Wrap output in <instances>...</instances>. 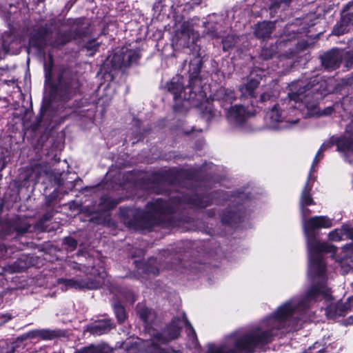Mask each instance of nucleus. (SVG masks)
Wrapping results in <instances>:
<instances>
[{
	"label": "nucleus",
	"instance_id": "nucleus-35",
	"mask_svg": "<svg viewBox=\"0 0 353 353\" xmlns=\"http://www.w3.org/2000/svg\"><path fill=\"white\" fill-rule=\"evenodd\" d=\"M98 47L99 43L94 40L88 41L85 46V48L87 49L88 51H91L89 54L90 55H93V54L97 50Z\"/></svg>",
	"mask_w": 353,
	"mask_h": 353
},
{
	"label": "nucleus",
	"instance_id": "nucleus-33",
	"mask_svg": "<svg viewBox=\"0 0 353 353\" xmlns=\"http://www.w3.org/2000/svg\"><path fill=\"white\" fill-rule=\"evenodd\" d=\"M341 234H343L342 231L340 233L337 229H334L329 232L328 239L332 241H340L342 240Z\"/></svg>",
	"mask_w": 353,
	"mask_h": 353
},
{
	"label": "nucleus",
	"instance_id": "nucleus-17",
	"mask_svg": "<svg viewBox=\"0 0 353 353\" xmlns=\"http://www.w3.org/2000/svg\"><path fill=\"white\" fill-rule=\"evenodd\" d=\"M168 90L174 96V99L176 100L181 97V92L184 89L183 82V77L177 76L172 79V80L167 83Z\"/></svg>",
	"mask_w": 353,
	"mask_h": 353
},
{
	"label": "nucleus",
	"instance_id": "nucleus-8",
	"mask_svg": "<svg viewBox=\"0 0 353 353\" xmlns=\"http://www.w3.org/2000/svg\"><path fill=\"white\" fill-rule=\"evenodd\" d=\"M183 326H185L188 337L192 336L193 341H196L195 331L188 321L185 314L179 317L174 318L170 325L161 333L157 334V339L160 343H166L172 340L177 339L180 334V330Z\"/></svg>",
	"mask_w": 353,
	"mask_h": 353
},
{
	"label": "nucleus",
	"instance_id": "nucleus-24",
	"mask_svg": "<svg viewBox=\"0 0 353 353\" xmlns=\"http://www.w3.org/2000/svg\"><path fill=\"white\" fill-rule=\"evenodd\" d=\"M138 312L140 318L148 324L152 323L155 317V313L152 310L143 306H139Z\"/></svg>",
	"mask_w": 353,
	"mask_h": 353
},
{
	"label": "nucleus",
	"instance_id": "nucleus-34",
	"mask_svg": "<svg viewBox=\"0 0 353 353\" xmlns=\"http://www.w3.org/2000/svg\"><path fill=\"white\" fill-rule=\"evenodd\" d=\"M123 348L126 353H137L139 351V348L137 343H125Z\"/></svg>",
	"mask_w": 353,
	"mask_h": 353
},
{
	"label": "nucleus",
	"instance_id": "nucleus-2",
	"mask_svg": "<svg viewBox=\"0 0 353 353\" xmlns=\"http://www.w3.org/2000/svg\"><path fill=\"white\" fill-rule=\"evenodd\" d=\"M67 26H64L61 30L57 32L54 37L52 36V29L47 25L35 26L30 36V44L35 48H41L45 46L50 45L59 47L65 45L77 37L86 33L88 24L83 19H70L67 22Z\"/></svg>",
	"mask_w": 353,
	"mask_h": 353
},
{
	"label": "nucleus",
	"instance_id": "nucleus-54",
	"mask_svg": "<svg viewBox=\"0 0 353 353\" xmlns=\"http://www.w3.org/2000/svg\"><path fill=\"white\" fill-rule=\"evenodd\" d=\"M270 57H268V54H266V57H265V59H268Z\"/></svg>",
	"mask_w": 353,
	"mask_h": 353
},
{
	"label": "nucleus",
	"instance_id": "nucleus-53",
	"mask_svg": "<svg viewBox=\"0 0 353 353\" xmlns=\"http://www.w3.org/2000/svg\"><path fill=\"white\" fill-rule=\"evenodd\" d=\"M130 302H131L132 303L134 302V297H132V299L130 300Z\"/></svg>",
	"mask_w": 353,
	"mask_h": 353
},
{
	"label": "nucleus",
	"instance_id": "nucleus-4",
	"mask_svg": "<svg viewBox=\"0 0 353 353\" xmlns=\"http://www.w3.org/2000/svg\"><path fill=\"white\" fill-rule=\"evenodd\" d=\"M183 203L200 208H205L209 205L208 203L199 201L197 197L192 198L185 196L182 199L180 196H177L170 199L168 202L158 199L154 202L149 203L145 212L139 211L136 215L141 219L140 224L144 228H149L163 221L164 215L175 212Z\"/></svg>",
	"mask_w": 353,
	"mask_h": 353
},
{
	"label": "nucleus",
	"instance_id": "nucleus-32",
	"mask_svg": "<svg viewBox=\"0 0 353 353\" xmlns=\"http://www.w3.org/2000/svg\"><path fill=\"white\" fill-rule=\"evenodd\" d=\"M344 66L347 70L353 68V52L347 51L345 57Z\"/></svg>",
	"mask_w": 353,
	"mask_h": 353
},
{
	"label": "nucleus",
	"instance_id": "nucleus-13",
	"mask_svg": "<svg viewBox=\"0 0 353 353\" xmlns=\"http://www.w3.org/2000/svg\"><path fill=\"white\" fill-rule=\"evenodd\" d=\"M340 20L334 25L332 33L334 35L340 36L349 32L353 26V14L341 11Z\"/></svg>",
	"mask_w": 353,
	"mask_h": 353
},
{
	"label": "nucleus",
	"instance_id": "nucleus-18",
	"mask_svg": "<svg viewBox=\"0 0 353 353\" xmlns=\"http://www.w3.org/2000/svg\"><path fill=\"white\" fill-rule=\"evenodd\" d=\"M351 134L349 137H341L336 139V145L340 152H353V130H350Z\"/></svg>",
	"mask_w": 353,
	"mask_h": 353
},
{
	"label": "nucleus",
	"instance_id": "nucleus-47",
	"mask_svg": "<svg viewBox=\"0 0 353 353\" xmlns=\"http://www.w3.org/2000/svg\"><path fill=\"white\" fill-rule=\"evenodd\" d=\"M349 239H351L352 240V242H350V243H347L345 247L347 249V250H352L353 251V237L352 238H348Z\"/></svg>",
	"mask_w": 353,
	"mask_h": 353
},
{
	"label": "nucleus",
	"instance_id": "nucleus-27",
	"mask_svg": "<svg viewBox=\"0 0 353 353\" xmlns=\"http://www.w3.org/2000/svg\"><path fill=\"white\" fill-rule=\"evenodd\" d=\"M119 203V201L107 197L103 196L101 199V205L103 208L105 210H110L114 208Z\"/></svg>",
	"mask_w": 353,
	"mask_h": 353
},
{
	"label": "nucleus",
	"instance_id": "nucleus-44",
	"mask_svg": "<svg viewBox=\"0 0 353 353\" xmlns=\"http://www.w3.org/2000/svg\"><path fill=\"white\" fill-rule=\"evenodd\" d=\"M323 151V149L321 148L319 149V150L317 152L314 159V161H313V163H312V168L316 164L318 163V162L319 161V159L318 158V154H319L321 152H322Z\"/></svg>",
	"mask_w": 353,
	"mask_h": 353
},
{
	"label": "nucleus",
	"instance_id": "nucleus-10",
	"mask_svg": "<svg viewBox=\"0 0 353 353\" xmlns=\"http://www.w3.org/2000/svg\"><path fill=\"white\" fill-rule=\"evenodd\" d=\"M321 296L324 299H329L331 296V289L327 287L325 281L312 285L305 292V299L308 301H316Z\"/></svg>",
	"mask_w": 353,
	"mask_h": 353
},
{
	"label": "nucleus",
	"instance_id": "nucleus-30",
	"mask_svg": "<svg viewBox=\"0 0 353 353\" xmlns=\"http://www.w3.org/2000/svg\"><path fill=\"white\" fill-rule=\"evenodd\" d=\"M254 35L259 38L263 39L265 38V22H259L256 23L254 27Z\"/></svg>",
	"mask_w": 353,
	"mask_h": 353
},
{
	"label": "nucleus",
	"instance_id": "nucleus-48",
	"mask_svg": "<svg viewBox=\"0 0 353 353\" xmlns=\"http://www.w3.org/2000/svg\"><path fill=\"white\" fill-rule=\"evenodd\" d=\"M188 340L191 342L192 346L196 347V343H197V339L196 338V341H193V337L192 336H190V337H188Z\"/></svg>",
	"mask_w": 353,
	"mask_h": 353
},
{
	"label": "nucleus",
	"instance_id": "nucleus-5",
	"mask_svg": "<svg viewBox=\"0 0 353 353\" xmlns=\"http://www.w3.org/2000/svg\"><path fill=\"white\" fill-rule=\"evenodd\" d=\"M297 306L292 301H287L281 305L271 316L266 317V344L271 341V338L279 334V331L285 330L290 332L289 321L293 317Z\"/></svg>",
	"mask_w": 353,
	"mask_h": 353
},
{
	"label": "nucleus",
	"instance_id": "nucleus-43",
	"mask_svg": "<svg viewBox=\"0 0 353 353\" xmlns=\"http://www.w3.org/2000/svg\"><path fill=\"white\" fill-rule=\"evenodd\" d=\"M300 208L301 210V212L303 216H306L310 214V210L307 208V206H300Z\"/></svg>",
	"mask_w": 353,
	"mask_h": 353
},
{
	"label": "nucleus",
	"instance_id": "nucleus-36",
	"mask_svg": "<svg viewBox=\"0 0 353 353\" xmlns=\"http://www.w3.org/2000/svg\"><path fill=\"white\" fill-rule=\"evenodd\" d=\"M311 177H312V170L310 171V172L307 176V181L305 183L304 188H303L301 193H311L312 186H313L312 183H310Z\"/></svg>",
	"mask_w": 353,
	"mask_h": 353
},
{
	"label": "nucleus",
	"instance_id": "nucleus-26",
	"mask_svg": "<svg viewBox=\"0 0 353 353\" xmlns=\"http://www.w3.org/2000/svg\"><path fill=\"white\" fill-rule=\"evenodd\" d=\"M239 39V37H236L233 34L227 36L222 41L223 50L226 51L231 49L236 45Z\"/></svg>",
	"mask_w": 353,
	"mask_h": 353
},
{
	"label": "nucleus",
	"instance_id": "nucleus-14",
	"mask_svg": "<svg viewBox=\"0 0 353 353\" xmlns=\"http://www.w3.org/2000/svg\"><path fill=\"white\" fill-rule=\"evenodd\" d=\"M61 336V331L50 329H39L28 332L21 336V339L40 338L43 340H52Z\"/></svg>",
	"mask_w": 353,
	"mask_h": 353
},
{
	"label": "nucleus",
	"instance_id": "nucleus-38",
	"mask_svg": "<svg viewBox=\"0 0 353 353\" xmlns=\"http://www.w3.org/2000/svg\"><path fill=\"white\" fill-rule=\"evenodd\" d=\"M31 225L27 222H22L19 225L17 226L16 230L19 233H25L28 231Z\"/></svg>",
	"mask_w": 353,
	"mask_h": 353
},
{
	"label": "nucleus",
	"instance_id": "nucleus-40",
	"mask_svg": "<svg viewBox=\"0 0 353 353\" xmlns=\"http://www.w3.org/2000/svg\"><path fill=\"white\" fill-rule=\"evenodd\" d=\"M64 242L71 250L75 249L77 245V241L72 237H66Z\"/></svg>",
	"mask_w": 353,
	"mask_h": 353
},
{
	"label": "nucleus",
	"instance_id": "nucleus-16",
	"mask_svg": "<svg viewBox=\"0 0 353 353\" xmlns=\"http://www.w3.org/2000/svg\"><path fill=\"white\" fill-rule=\"evenodd\" d=\"M113 328V323L110 319H101L88 325L87 331L93 335L100 336L108 333Z\"/></svg>",
	"mask_w": 353,
	"mask_h": 353
},
{
	"label": "nucleus",
	"instance_id": "nucleus-31",
	"mask_svg": "<svg viewBox=\"0 0 353 353\" xmlns=\"http://www.w3.org/2000/svg\"><path fill=\"white\" fill-rule=\"evenodd\" d=\"M114 310L118 321L120 323L123 322L125 319V312L123 307L119 303H117L114 305Z\"/></svg>",
	"mask_w": 353,
	"mask_h": 353
},
{
	"label": "nucleus",
	"instance_id": "nucleus-49",
	"mask_svg": "<svg viewBox=\"0 0 353 353\" xmlns=\"http://www.w3.org/2000/svg\"><path fill=\"white\" fill-rule=\"evenodd\" d=\"M350 130H353V122L350 125H349L346 128V131Z\"/></svg>",
	"mask_w": 353,
	"mask_h": 353
},
{
	"label": "nucleus",
	"instance_id": "nucleus-37",
	"mask_svg": "<svg viewBox=\"0 0 353 353\" xmlns=\"http://www.w3.org/2000/svg\"><path fill=\"white\" fill-rule=\"evenodd\" d=\"M341 231L343 232V235H345L347 238H353V227L343 225L341 226Z\"/></svg>",
	"mask_w": 353,
	"mask_h": 353
},
{
	"label": "nucleus",
	"instance_id": "nucleus-41",
	"mask_svg": "<svg viewBox=\"0 0 353 353\" xmlns=\"http://www.w3.org/2000/svg\"><path fill=\"white\" fill-rule=\"evenodd\" d=\"M236 214L234 213H231L228 215H225L222 220L224 223L232 224L233 222H234V216Z\"/></svg>",
	"mask_w": 353,
	"mask_h": 353
},
{
	"label": "nucleus",
	"instance_id": "nucleus-23",
	"mask_svg": "<svg viewBox=\"0 0 353 353\" xmlns=\"http://www.w3.org/2000/svg\"><path fill=\"white\" fill-rule=\"evenodd\" d=\"M192 34H193V30L190 28L188 23H183L181 30L177 32L176 37L181 42L184 41L183 45H185Z\"/></svg>",
	"mask_w": 353,
	"mask_h": 353
},
{
	"label": "nucleus",
	"instance_id": "nucleus-15",
	"mask_svg": "<svg viewBox=\"0 0 353 353\" xmlns=\"http://www.w3.org/2000/svg\"><path fill=\"white\" fill-rule=\"evenodd\" d=\"M225 110H228V117L230 121L241 123L245 119L252 116V114L247 111L244 106L236 105L230 107L229 109L225 106Z\"/></svg>",
	"mask_w": 353,
	"mask_h": 353
},
{
	"label": "nucleus",
	"instance_id": "nucleus-51",
	"mask_svg": "<svg viewBox=\"0 0 353 353\" xmlns=\"http://www.w3.org/2000/svg\"><path fill=\"white\" fill-rule=\"evenodd\" d=\"M154 353H165L164 352H162L160 350L156 349L154 352Z\"/></svg>",
	"mask_w": 353,
	"mask_h": 353
},
{
	"label": "nucleus",
	"instance_id": "nucleus-22",
	"mask_svg": "<svg viewBox=\"0 0 353 353\" xmlns=\"http://www.w3.org/2000/svg\"><path fill=\"white\" fill-rule=\"evenodd\" d=\"M122 59L124 62V67H128L132 63H135L139 59V54L137 51L127 48H121Z\"/></svg>",
	"mask_w": 353,
	"mask_h": 353
},
{
	"label": "nucleus",
	"instance_id": "nucleus-25",
	"mask_svg": "<svg viewBox=\"0 0 353 353\" xmlns=\"http://www.w3.org/2000/svg\"><path fill=\"white\" fill-rule=\"evenodd\" d=\"M110 349L107 345L85 347L79 350L76 353H110Z\"/></svg>",
	"mask_w": 353,
	"mask_h": 353
},
{
	"label": "nucleus",
	"instance_id": "nucleus-19",
	"mask_svg": "<svg viewBox=\"0 0 353 353\" xmlns=\"http://www.w3.org/2000/svg\"><path fill=\"white\" fill-rule=\"evenodd\" d=\"M259 80L258 79H251L247 83L241 85L239 90L241 97L244 98L254 97L255 90L258 88Z\"/></svg>",
	"mask_w": 353,
	"mask_h": 353
},
{
	"label": "nucleus",
	"instance_id": "nucleus-46",
	"mask_svg": "<svg viewBox=\"0 0 353 353\" xmlns=\"http://www.w3.org/2000/svg\"><path fill=\"white\" fill-rule=\"evenodd\" d=\"M187 3H189L192 6H197L200 4L201 0H185Z\"/></svg>",
	"mask_w": 353,
	"mask_h": 353
},
{
	"label": "nucleus",
	"instance_id": "nucleus-21",
	"mask_svg": "<svg viewBox=\"0 0 353 353\" xmlns=\"http://www.w3.org/2000/svg\"><path fill=\"white\" fill-rule=\"evenodd\" d=\"M122 57L121 49L117 50L113 54L108 57L105 65H110L114 70L121 69L124 67Z\"/></svg>",
	"mask_w": 353,
	"mask_h": 353
},
{
	"label": "nucleus",
	"instance_id": "nucleus-11",
	"mask_svg": "<svg viewBox=\"0 0 353 353\" xmlns=\"http://www.w3.org/2000/svg\"><path fill=\"white\" fill-rule=\"evenodd\" d=\"M63 283L67 288H73L75 290H95L105 284V280L104 278L101 276L99 277L96 281L71 279L64 280Z\"/></svg>",
	"mask_w": 353,
	"mask_h": 353
},
{
	"label": "nucleus",
	"instance_id": "nucleus-1",
	"mask_svg": "<svg viewBox=\"0 0 353 353\" xmlns=\"http://www.w3.org/2000/svg\"><path fill=\"white\" fill-rule=\"evenodd\" d=\"M264 338L262 325L241 327L226 335L221 345H210L206 353H254Z\"/></svg>",
	"mask_w": 353,
	"mask_h": 353
},
{
	"label": "nucleus",
	"instance_id": "nucleus-12",
	"mask_svg": "<svg viewBox=\"0 0 353 353\" xmlns=\"http://www.w3.org/2000/svg\"><path fill=\"white\" fill-rule=\"evenodd\" d=\"M353 307V296H349L345 302L330 305L326 308V314L330 319L344 316Z\"/></svg>",
	"mask_w": 353,
	"mask_h": 353
},
{
	"label": "nucleus",
	"instance_id": "nucleus-28",
	"mask_svg": "<svg viewBox=\"0 0 353 353\" xmlns=\"http://www.w3.org/2000/svg\"><path fill=\"white\" fill-rule=\"evenodd\" d=\"M316 203L313 199L311 193H301L300 197V206L314 205Z\"/></svg>",
	"mask_w": 353,
	"mask_h": 353
},
{
	"label": "nucleus",
	"instance_id": "nucleus-29",
	"mask_svg": "<svg viewBox=\"0 0 353 353\" xmlns=\"http://www.w3.org/2000/svg\"><path fill=\"white\" fill-rule=\"evenodd\" d=\"M279 104H275L271 109L270 112V119L273 123H279L282 121L281 114L279 110Z\"/></svg>",
	"mask_w": 353,
	"mask_h": 353
},
{
	"label": "nucleus",
	"instance_id": "nucleus-3",
	"mask_svg": "<svg viewBox=\"0 0 353 353\" xmlns=\"http://www.w3.org/2000/svg\"><path fill=\"white\" fill-rule=\"evenodd\" d=\"M323 83L317 77L309 79H298L289 85L288 98L290 101L300 102L310 116L318 114L319 103L325 95Z\"/></svg>",
	"mask_w": 353,
	"mask_h": 353
},
{
	"label": "nucleus",
	"instance_id": "nucleus-45",
	"mask_svg": "<svg viewBox=\"0 0 353 353\" xmlns=\"http://www.w3.org/2000/svg\"><path fill=\"white\" fill-rule=\"evenodd\" d=\"M273 24L270 21H266V39L269 37L268 34H271V31L268 32V30L271 28V26H272Z\"/></svg>",
	"mask_w": 353,
	"mask_h": 353
},
{
	"label": "nucleus",
	"instance_id": "nucleus-20",
	"mask_svg": "<svg viewBox=\"0 0 353 353\" xmlns=\"http://www.w3.org/2000/svg\"><path fill=\"white\" fill-rule=\"evenodd\" d=\"M214 99L223 101L225 103L224 105H226L232 103L235 99V96L232 90L225 88H220L214 93Z\"/></svg>",
	"mask_w": 353,
	"mask_h": 353
},
{
	"label": "nucleus",
	"instance_id": "nucleus-42",
	"mask_svg": "<svg viewBox=\"0 0 353 353\" xmlns=\"http://www.w3.org/2000/svg\"><path fill=\"white\" fill-rule=\"evenodd\" d=\"M345 12H349L353 14V0L349 1L345 5H344L343 9Z\"/></svg>",
	"mask_w": 353,
	"mask_h": 353
},
{
	"label": "nucleus",
	"instance_id": "nucleus-50",
	"mask_svg": "<svg viewBox=\"0 0 353 353\" xmlns=\"http://www.w3.org/2000/svg\"><path fill=\"white\" fill-rule=\"evenodd\" d=\"M150 272L152 273L153 274H157L158 272V270L156 269L155 270L154 269V270H150Z\"/></svg>",
	"mask_w": 353,
	"mask_h": 353
},
{
	"label": "nucleus",
	"instance_id": "nucleus-52",
	"mask_svg": "<svg viewBox=\"0 0 353 353\" xmlns=\"http://www.w3.org/2000/svg\"><path fill=\"white\" fill-rule=\"evenodd\" d=\"M325 351V350L323 348H322V349H320V350L318 351V352H319V353H323V352H324Z\"/></svg>",
	"mask_w": 353,
	"mask_h": 353
},
{
	"label": "nucleus",
	"instance_id": "nucleus-6",
	"mask_svg": "<svg viewBox=\"0 0 353 353\" xmlns=\"http://www.w3.org/2000/svg\"><path fill=\"white\" fill-rule=\"evenodd\" d=\"M303 226L307 247H312V249L316 250L319 245L325 243L319 240V230L331 228L332 222L327 216H314L305 220Z\"/></svg>",
	"mask_w": 353,
	"mask_h": 353
},
{
	"label": "nucleus",
	"instance_id": "nucleus-9",
	"mask_svg": "<svg viewBox=\"0 0 353 353\" xmlns=\"http://www.w3.org/2000/svg\"><path fill=\"white\" fill-rule=\"evenodd\" d=\"M322 65L327 70H334L339 68L343 60L341 51L337 48L324 52L320 56Z\"/></svg>",
	"mask_w": 353,
	"mask_h": 353
},
{
	"label": "nucleus",
	"instance_id": "nucleus-39",
	"mask_svg": "<svg viewBox=\"0 0 353 353\" xmlns=\"http://www.w3.org/2000/svg\"><path fill=\"white\" fill-rule=\"evenodd\" d=\"M334 112V108L333 106H328L327 108H325L321 112L319 110L318 114H315L314 116H328L332 114Z\"/></svg>",
	"mask_w": 353,
	"mask_h": 353
},
{
	"label": "nucleus",
	"instance_id": "nucleus-7",
	"mask_svg": "<svg viewBox=\"0 0 353 353\" xmlns=\"http://www.w3.org/2000/svg\"><path fill=\"white\" fill-rule=\"evenodd\" d=\"M309 253V270L310 274L314 278L323 277L326 272V263L321 254L336 253L337 248L335 245L329 243H325L317 246L316 250L312 249V247H307Z\"/></svg>",
	"mask_w": 353,
	"mask_h": 353
}]
</instances>
